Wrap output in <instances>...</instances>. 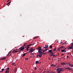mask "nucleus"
<instances>
[{"label":"nucleus","instance_id":"nucleus-1","mask_svg":"<svg viewBox=\"0 0 73 73\" xmlns=\"http://www.w3.org/2000/svg\"><path fill=\"white\" fill-rule=\"evenodd\" d=\"M29 50L30 51H29V53H31V52H33V51L35 50V49H33V48H31L29 49Z\"/></svg>","mask_w":73,"mask_h":73},{"label":"nucleus","instance_id":"nucleus-2","mask_svg":"<svg viewBox=\"0 0 73 73\" xmlns=\"http://www.w3.org/2000/svg\"><path fill=\"white\" fill-rule=\"evenodd\" d=\"M36 49H38V52H40V50H42V49H41V47L40 46H39L37 48H36Z\"/></svg>","mask_w":73,"mask_h":73},{"label":"nucleus","instance_id":"nucleus-3","mask_svg":"<svg viewBox=\"0 0 73 73\" xmlns=\"http://www.w3.org/2000/svg\"><path fill=\"white\" fill-rule=\"evenodd\" d=\"M25 49V48H24V47H22L20 48V51H21V50H24Z\"/></svg>","mask_w":73,"mask_h":73},{"label":"nucleus","instance_id":"nucleus-4","mask_svg":"<svg viewBox=\"0 0 73 73\" xmlns=\"http://www.w3.org/2000/svg\"><path fill=\"white\" fill-rule=\"evenodd\" d=\"M62 70H63V69L62 68H61L60 69V70H59L58 72V73H60L61 71H62Z\"/></svg>","mask_w":73,"mask_h":73},{"label":"nucleus","instance_id":"nucleus-5","mask_svg":"<svg viewBox=\"0 0 73 73\" xmlns=\"http://www.w3.org/2000/svg\"><path fill=\"white\" fill-rule=\"evenodd\" d=\"M42 54H41L37 55L36 57H38V56H39V57H42Z\"/></svg>","mask_w":73,"mask_h":73},{"label":"nucleus","instance_id":"nucleus-6","mask_svg":"<svg viewBox=\"0 0 73 73\" xmlns=\"http://www.w3.org/2000/svg\"><path fill=\"white\" fill-rule=\"evenodd\" d=\"M60 64L61 65H66V63H65L64 62H61L60 63Z\"/></svg>","mask_w":73,"mask_h":73},{"label":"nucleus","instance_id":"nucleus-7","mask_svg":"<svg viewBox=\"0 0 73 73\" xmlns=\"http://www.w3.org/2000/svg\"><path fill=\"white\" fill-rule=\"evenodd\" d=\"M45 51H46V49H45V50H41L40 52H42V53L45 52Z\"/></svg>","mask_w":73,"mask_h":73},{"label":"nucleus","instance_id":"nucleus-8","mask_svg":"<svg viewBox=\"0 0 73 73\" xmlns=\"http://www.w3.org/2000/svg\"><path fill=\"white\" fill-rule=\"evenodd\" d=\"M72 48H73V46H71L70 47V46H68V49H72Z\"/></svg>","mask_w":73,"mask_h":73},{"label":"nucleus","instance_id":"nucleus-9","mask_svg":"<svg viewBox=\"0 0 73 73\" xmlns=\"http://www.w3.org/2000/svg\"><path fill=\"white\" fill-rule=\"evenodd\" d=\"M50 56H53L54 57V56H55V55L54 54H50Z\"/></svg>","mask_w":73,"mask_h":73},{"label":"nucleus","instance_id":"nucleus-10","mask_svg":"<svg viewBox=\"0 0 73 73\" xmlns=\"http://www.w3.org/2000/svg\"><path fill=\"white\" fill-rule=\"evenodd\" d=\"M66 69H68L69 70H72V68L69 67L67 68Z\"/></svg>","mask_w":73,"mask_h":73},{"label":"nucleus","instance_id":"nucleus-11","mask_svg":"<svg viewBox=\"0 0 73 73\" xmlns=\"http://www.w3.org/2000/svg\"><path fill=\"white\" fill-rule=\"evenodd\" d=\"M36 44V43H34L33 44H30L28 45L27 46H31V45H34V44Z\"/></svg>","mask_w":73,"mask_h":73},{"label":"nucleus","instance_id":"nucleus-12","mask_svg":"<svg viewBox=\"0 0 73 73\" xmlns=\"http://www.w3.org/2000/svg\"><path fill=\"white\" fill-rule=\"evenodd\" d=\"M61 51L62 52H66V50H65V49L61 50Z\"/></svg>","mask_w":73,"mask_h":73},{"label":"nucleus","instance_id":"nucleus-13","mask_svg":"<svg viewBox=\"0 0 73 73\" xmlns=\"http://www.w3.org/2000/svg\"><path fill=\"white\" fill-rule=\"evenodd\" d=\"M19 52L18 51H15V50H14L12 52H14V53H16V52Z\"/></svg>","mask_w":73,"mask_h":73},{"label":"nucleus","instance_id":"nucleus-14","mask_svg":"<svg viewBox=\"0 0 73 73\" xmlns=\"http://www.w3.org/2000/svg\"><path fill=\"white\" fill-rule=\"evenodd\" d=\"M6 58V57H3L2 58H1L0 59V60H5V59Z\"/></svg>","mask_w":73,"mask_h":73},{"label":"nucleus","instance_id":"nucleus-15","mask_svg":"<svg viewBox=\"0 0 73 73\" xmlns=\"http://www.w3.org/2000/svg\"><path fill=\"white\" fill-rule=\"evenodd\" d=\"M14 72L15 73H16V72H17V68H15V70L14 71Z\"/></svg>","mask_w":73,"mask_h":73},{"label":"nucleus","instance_id":"nucleus-16","mask_svg":"<svg viewBox=\"0 0 73 73\" xmlns=\"http://www.w3.org/2000/svg\"><path fill=\"white\" fill-rule=\"evenodd\" d=\"M51 66H53L54 67H56V66L54 65V64H52L51 65Z\"/></svg>","mask_w":73,"mask_h":73},{"label":"nucleus","instance_id":"nucleus-17","mask_svg":"<svg viewBox=\"0 0 73 73\" xmlns=\"http://www.w3.org/2000/svg\"><path fill=\"white\" fill-rule=\"evenodd\" d=\"M27 43H25L23 45V47H24V46H25V45H26V44H27Z\"/></svg>","mask_w":73,"mask_h":73},{"label":"nucleus","instance_id":"nucleus-18","mask_svg":"<svg viewBox=\"0 0 73 73\" xmlns=\"http://www.w3.org/2000/svg\"><path fill=\"white\" fill-rule=\"evenodd\" d=\"M48 52H49V53H51V52H52V50H49Z\"/></svg>","mask_w":73,"mask_h":73},{"label":"nucleus","instance_id":"nucleus-19","mask_svg":"<svg viewBox=\"0 0 73 73\" xmlns=\"http://www.w3.org/2000/svg\"><path fill=\"white\" fill-rule=\"evenodd\" d=\"M35 63L36 64H38V61H36L35 62Z\"/></svg>","mask_w":73,"mask_h":73},{"label":"nucleus","instance_id":"nucleus-20","mask_svg":"<svg viewBox=\"0 0 73 73\" xmlns=\"http://www.w3.org/2000/svg\"><path fill=\"white\" fill-rule=\"evenodd\" d=\"M9 68L8 67L7 68V71H9Z\"/></svg>","mask_w":73,"mask_h":73},{"label":"nucleus","instance_id":"nucleus-21","mask_svg":"<svg viewBox=\"0 0 73 73\" xmlns=\"http://www.w3.org/2000/svg\"><path fill=\"white\" fill-rule=\"evenodd\" d=\"M59 48V49H62V48H64V47L63 46H62Z\"/></svg>","mask_w":73,"mask_h":73},{"label":"nucleus","instance_id":"nucleus-22","mask_svg":"<svg viewBox=\"0 0 73 73\" xmlns=\"http://www.w3.org/2000/svg\"><path fill=\"white\" fill-rule=\"evenodd\" d=\"M25 54H23L22 56V57H24V56H25Z\"/></svg>","mask_w":73,"mask_h":73},{"label":"nucleus","instance_id":"nucleus-23","mask_svg":"<svg viewBox=\"0 0 73 73\" xmlns=\"http://www.w3.org/2000/svg\"><path fill=\"white\" fill-rule=\"evenodd\" d=\"M50 49H52V45L50 46Z\"/></svg>","mask_w":73,"mask_h":73},{"label":"nucleus","instance_id":"nucleus-24","mask_svg":"<svg viewBox=\"0 0 73 73\" xmlns=\"http://www.w3.org/2000/svg\"><path fill=\"white\" fill-rule=\"evenodd\" d=\"M9 71H6L5 72V73H9Z\"/></svg>","mask_w":73,"mask_h":73},{"label":"nucleus","instance_id":"nucleus-25","mask_svg":"<svg viewBox=\"0 0 73 73\" xmlns=\"http://www.w3.org/2000/svg\"><path fill=\"white\" fill-rule=\"evenodd\" d=\"M59 69H60V68H57L56 69V71H57V72H58V70H59Z\"/></svg>","mask_w":73,"mask_h":73},{"label":"nucleus","instance_id":"nucleus-26","mask_svg":"<svg viewBox=\"0 0 73 73\" xmlns=\"http://www.w3.org/2000/svg\"><path fill=\"white\" fill-rule=\"evenodd\" d=\"M68 65H69V66H71L72 65V64H70V63H68Z\"/></svg>","mask_w":73,"mask_h":73},{"label":"nucleus","instance_id":"nucleus-27","mask_svg":"<svg viewBox=\"0 0 73 73\" xmlns=\"http://www.w3.org/2000/svg\"><path fill=\"white\" fill-rule=\"evenodd\" d=\"M15 63L13 62L12 63V64L13 65H15Z\"/></svg>","mask_w":73,"mask_h":73},{"label":"nucleus","instance_id":"nucleus-28","mask_svg":"<svg viewBox=\"0 0 73 73\" xmlns=\"http://www.w3.org/2000/svg\"><path fill=\"white\" fill-rule=\"evenodd\" d=\"M39 52V54H42V52Z\"/></svg>","mask_w":73,"mask_h":73},{"label":"nucleus","instance_id":"nucleus-29","mask_svg":"<svg viewBox=\"0 0 73 73\" xmlns=\"http://www.w3.org/2000/svg\"><path fill=\"white\" fill-rule=\"evenodd\" d=\"M11 3V1H10L7 4H10V3Z\"/></svg>","mask_w":73,"mask_h":73},{"label":"nucleus","instance_id":"nucleus-30","mask_svg":"<svg viewBox=\"0 0 73 73\" xmlns=\"http://www.w3.org/2000/svg\"><path fill=\"white\" fill-rule=\"evenodd\" d=\"M69 63H68V62H67L66 63V65H68Z\"/></svg>","mask_w":73,"mask_h":73},{"label":"nucleus","instance_id":"nucleus-31","mask_svg":"<svg viewBox=\"0 0 73 73\" xmlns=\"http://www.w3.org/2000/svg\"><path fill=\"white\" fill-rule=\"evenodd\" d=\"M12 52V51H11L9 52L8 53V54H9L10 53H11Z\"/></svg>","mask_w":73,"mask_h":73},{"label":"nucleus","instance_id":"nucleus-32","mask_svg":"<svg viewBox=\"0 0 73 73\" xmlns=\"http://www.w3.org/2000/svg\"><path fill=\"white\" fill-rule=\"evenodd\" d=\"M35 70H37V67H35Z\"/></svg>","mask_w":73,"mask_h":73},{"label":"nucleus","instance_id":"nucleus-33","mask_svg":"<svg viewBox=\"0 0 73 73\" xmlns=\"http://www.w3.org/2000/svg\"><path fill=\"white\" fill-rule=\"evenodd\" d=\"M68 54H71V53L68 52Z\"/></svg>","mask_w":73,"mask_h":73},{"label":"nucleus","instance_id":"nucleus-34","mask_svg":"<svg viewBox=\"0 0 73 73\" xmlns=\"http://www.w3.org/2000/svg\"><path fill=\"white\" fill-rule=\"evenodd\" d=\"M29 46H27V48L26 49H29Z\"/></svg>","mask_w":73,"mask_h":73},{"label":"nucleus","instance_id":"nucleus-35","mask_svg":"<svg viewBox=\"0 0 73 73\" xmlns=\"http://www.w3.org/2000/svg\"><path fill=\"white\" fill-rule=\"evenodd\" d=\"M4 69H1V71H2V72H3V71H4Z\"/></svg>","mask_w":73,"mask_h":73},{"label":"nucleus","instance_id":"nucleus-36","mask_svg":"<svg viewBox=\"0 0 73 73\" xmlns=\"http://www.w3.org/2000/svg\"><path fill=\"white\" fill-rule=\"evenodd\" d=\"M44 49H46V45H45V47H44Z\"/></svg>","mask_w":73,"mask_h":73},{"label":"nucleus","instance_id":"nucleus-37","mask_svg":"<svg viewBox=\"0 0 73 73\" xmlns=\"http://www.w3.org/2000/svg\"><path fill=\"white\" fill-rule=\"evenodd\" d=\"M56 48H54V49L53 51H54V50H56Z\"/></svg>","mask_w":73,"mask_h":73},{"label":"nucleus","instance_id":"nucleus-38","mask_svg":"<svg viewBox=\"0 0 73 73\" xmlns=\"http://www.w3.org/2000/svg\"><path fill=\"white\" fill-rule=\"evenodd\" d=\"M34 40H35V39H36V37H34L33 38Z\"/></svg>","mask_w":73,"mask_h":73},{"label":"nucleus","instance_id":"nucleus-39","mask_svg":"<svg viewBox=\"0 0 73 73\" xmlns=\"http://www.w3.org/2000/svg\"><path fill=\"white\" fill-rule=\"evenodd\" d=\"M36 38H38L40 37L39 36H36Z\"/></svg>","mask_w":73,"mask_h":73},{"label":"nucleus","instance_id":"nucleus-40","mask_svg":"<svg viewBox=\"0 0 73 73\" xmlns=\"http://www.w3.org/2000/svg\"><path fill=\"white\" fill-rule=\"evenodd\" d=\"M28 59V58H25V60H27Z\"/></svg>","mask_w":73,"mask_h":73},{"label":"nucleus","instance_id":"nucleus-41","mask_svg":"<svg viewBox=\"0 0 73 73\" xmlns=\"http://www.w3.org/2000/svg\"><path fill=\"white\" fill-rule=\"evenodd\" d=\"M48 47V45L46 46V48H47Z\"/></svg>","mask_w":73,"mask_h":73},{"label":"nucleus","instance_id":"nucleus-42","mask_svg":"<svg viewBox=\"0 0 73 73\" xmlns=\"http://www.w3.org/2000/svg\"><path fill=\"white\" fill-rule=\"evenodd\" d=\"M60 48L58 49L57 50H60Z\"/></svg>","mask_w":73,"mask_h":73},{"label":"nucleus","instance_id":"nucleus-43","mask_svg":"<svg viewBox=\"0 0 73 73\" xmlns=\"http://www.w3.org/2000/svg\"><path fill=\"white\" fill-rule=\"evenodd\" d=\"M71 66H72V67H73V65L72 64Z\"/></svg>","mask_w":73,"mask_h":73},{"label":"nucleus","instance_id":"nucleus-44","mask_svg":"<svg viewBox=\"0 0 73 73\" xmlns=\"http://www.w3.org/2000/svg\"><path fill=\"white\" fill-rule=\"evenodd\" d=\"M57 56V55H55L54 57H56Z\"/></svg>","mask_w":73,"mask_h":73},{"label":"nucleus","instance_id":"nucleus-45","mask_svg":"<svg viewBox=\"0 0 73 73\" xmlns=\"http://www.w3.org/2000/svg\"><path fill=\"white\" fill-rule=\"evenodd\" d=\"M31 55H32L33 56V55H34L33 53H31Z\"/></svg>","mask_w":73,"mask_h":73},{"label":"nucleus","instance_id":"nucleus-46","mask_svg":"<svg viewBox=\"0 0 73 73\" xmlns=\"http://www.w3.org/2000/svg\"><path fill=\"white\" fill-rule=\"evenodd\" d=\"M50 53H51V54H52V53H53V52H50Z\"/></svg>","mask_w":73,"mask_h":73},{"label":"nucleus","instance_id":"nucleus-47","mask_svg":"<svg viewBox=\"0 0 73 73\" xmlns=\"http://www.w3.org/2000/svg\"><path fill=\"white\" fill-rule=\"evenodd\" d=\"M27 50H29V49H27Z\"/></svg>","mask_w":73,"mask_h":73},{"label":"nucleus","instance_id":"nucleus-48","mask_svg":"<svg viewBox=\"0 0 73 73\" xmlns=\"http://www.w3.org/2000/svg\"><path fill=\"white\" fill-rule=\"evenodd\" d=\"M46 73H48V72H49L48 71H46Z\"/></svg>","mask_w":73,"mask_h":73},{"label":"nucleus","instance_id":"nucleus-49","mask_svg":"<svg viewBox=\"0 0 73 73\" xmlns=\"http://www.w3.org/2000/svg\"><path fill=\"white\" fill-rule=\"evenodd\" d=\"M51 73H55L53 72H51Z\"/></svg>","mask_w":73,"mask_h":73},{"label":"nucleus","instance_id":"nucleus-50","mask_svg":"<svg viewBox=\"0 0 73 73\" xmlns=\"http://www.w3.org/2000/svg\"><path fill=\"white\" fill-rule=\"evenodd\" d=\"M67 41H66V42H65L64 43H66V42H67Z\"/></svg>","mask_w":73,"mask_h":73},{"label":"nucleus","instance_id":"nucleus-51","mask_svg":"<svg viewBox=\"0 0 73 73\" xmlns=\"http://www.w3.org/2000/svg\"><path fill=\"white\" fill-rule=\"evenodd\" d=\"M67 58H69V56H67Z\"/></svg>","mask_w":73,"mask_h":73},{"label":"nucleus","instance_id":"nucleus-52","mask_svg":"<svg viewBox=\"0 0 73 73\" xmlns=\"http://www.w3.org/2000/svg\"><path fill=\"white\" fill-rule=\"evenodd\" d=\"M41 62H40L39 63L38 62V64H41Z\"/></svg>","mask_w":73,"mask_h":73},{"label":"nucleus","instance_id":"nucleus-53","mask_svg":"<svg viewBox=\"0 0 73 73\" xmlns=\"http://www.w3.org/2000/svg\"><path fill=\"white\" fill-rule=\"evenodd\" d=\"M71 46H72V48H73V44H72Z\"/></svg>","mask_w":73,"mask_h":73},{"label":"nucleus","instance_id":"nucleus-54","mask_svg":"<svg viewBox=\"0 0 73 73\" xmlns=\"http://www.w3.org/2000/svg\"><path fill=\"white\" fill-rule=\"evenodd\" d=\"M63 55H64V54H61V56H63Z\"/></svg>","mask_w":73,"mask_h":73},{"label":"nucleus","instance_id":"nucleus-55","mask_svg":"<svg viewBox=\"0 0 73 73\" xmlns=\"http://www.w3.org/2000/svg\"><path fill=\"white\" fill-rule=\"evenodd\" d=\"M3 72L2 71H0V72H1H1Z\"/></svg>","mask_w":73,"mask_h":73},{"label":"nucleus","instance_id":"nucleus-56","mask_svg":"<svg viewBox=\"0 0 73 73\" xmlns=\"http://www.w3.org/2000/svg\"><path fill=\"white\" fill-rule=\"evenodd\" d=\"M30 58H32V56H30Z\"/></svg>","mask_w":73,"mask_h":73},{"label":"nucleus","instance_id":"nucleus-57","mask_svg":"<svg viewBox=\"0 0 73 73\" xmlns=\"http://www.w3.org/2000/svg\"><path fill=\"white\" fill-rule=\"evenodd\" d=\"M9 0H8L7 1V2H8L9 1Z\"/></svg>","mask_w":73,"mask_h":73},{"label":"nucleus","instance_id":"nucleus-58","mask_svg":"<svg viewBox=\"0 0 73 73\" xmlns=\"http://www.w3.org/2000/svg\"><path fill=\"white\" fill-rule=\"evenodd\" d=\"M43 54H45V53H44Z\"/></svg>","mask_w":73,"mask_h":73},{"label":"nucleus","instance_id":"nucleus-59","mask_svg":"<svg viewBox=\"0 0 73 73\" xmlns=\"http://www.w3.org/2000/svg\"><path fill=\"white\" fill-rule=\"evenodd\" d=\"M25 54H27V52L26 53H25Z\"/></svg>","mask_w":73,"mask_h":73},{"label":"nucleus","instance_id":"nucleus-60","mask_svg":"<svg viewBox=\"0 0 73 73\" xmlns=\"http://www.w3.org/2000/svg\"><path fill=\"white\" fill-rule=\"evenodd\" d=\"M59 53L58 54V56H59Z\"/></svg>","mask_w":73,"mask_h":73},{"label":"nucleus","instance_id":"nucleus-61","mask_svg":"<svg viewBox=\"0 0 73 73\" xmlns=\"http://www.w3.org/2000/svg\"><path fill=\"white\" fill-rule=\"evenodd\" d=\"M72 44H73V42L72 43Z\"/></svg>","mask_w":73,"mask_h":73},{"label":"nucleus","instance_id":"nucleus-62","mask_svg":"<svg viewBox=\"0 0 73 73\" xmlns=\"http://www.w3.org/2000/svg\"><path fill=\"white\" fill-rule=\"evenodd\" d=\"M47 49H46V50Z\"/></svg>","mask_w":73,"mask_h":73},{"label":"nucleus","instance_id":"nucleus-63","mask_svg":"<svg viewBox=\"0 0 73 73\" xmlns=\"http://www.w3.org/2000/svg\"><path fill=\"white\" fill-rule=\"evenodd\" d=\"M35 45V46H36V45Z\"/></svg>","mask_w":73,"mask_h":73},{"label":"nucleus","instance_id":"nucleus-64","mask_svg":"<svg viewBox=\"0 0 73 73\" xmlns=\"http://www.w3.org/2000/svg\"><path fill=\"white\" fill-rule=\"evenodd\" d=\"M15 66H16V65H15Z\"/></svg>","mask_w":73,"mask_h":73}]
</instances>
